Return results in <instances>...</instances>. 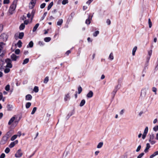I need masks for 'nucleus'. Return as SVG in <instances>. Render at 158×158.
Instances as JSON below:
<instances>
[{
	"label": "nucleus",
	"instance_id": "32",
	"mask_svg": "<svg viewBox=\"0 0 158 158\" xmlns=\"http://www.w3.org/2000/svg\"><path fill=\"white\" fill-rule=\"evenodd\" d=\"M31 103L30 102H27L26 104V107L27 108H28L31 106Z\"/></svg>",
	"mask_w": 158,
	"mask_h": 158
},
{
	"label": "nucleus",
	"instance_id": "50",
	"mask_svg": "<svg viewBox=\"0 0 158 158\" xmlns=\"http://www.w3.org/2000/svg\"><path fill=\"white\" fill-rule=\"evenodd\" d=\"M153 129V130L155 131H157L158 130V125L154 127Z\"/></svg>",
	"mask_w": 158,
	"mask_h": 158
},
{
	"label": "nucleus",
	"instance_id": "51",
	"mask_svg": "<svg viewBox=\"0 0 158 158\" xmlns=\"http://www.w3.org/2000/svg\"><path fill=\"white\" fill-rule=\"evenodd\" d=\"M148 131V127H146L143 133L147 134Z\"/></svg>",
	"mask_w": 158,
	"mask_h": 158
},
{
	"label": "nucleus",
	"instance_id": "30",
	"mask_svg": "<svg viewBox=\"0 0 158 158\" xmlns=\"http://www.w3.org/2000/svg\"><path fill=\"white\" fill-rule=\"evenodd\" d=\"M29 60L28 58L25 59L23 61V64H24L27 63L29 62Z\"/></svg>",
	"mask_w": 158,
	"mask_h": 158
},
{
	"label": "nucleus",
	"instance_id": "33",
	"mask_svg": "<svg viewBox=\"0 0 158 158\" xmlns=\"http://www.w3.org/2000/svg\"><path fill=\"white\" fill-rule=\"evenodd\" d=\"M10 86L9 85H7L5 88V90L7 91H9L10 90Z\"/></svg>",
	"mask_w": 158,
	"mask_h": 158
},
{
	"label": "nucleus",
	"instance_id": "35",
	"mask_svg": "<svg viewBox=\"0 0 158 158\" xmlns=\"http://www.w3.org/2000/svg\"><path fill=\"white\" fill-rule=\"evenodd\" d=\"M78 93L79 94H80L82 91V88L81 86L79 87L78 88Z\"/></svg>",
	"mask_w": 158,
	"mask_h": 158
},
{
	"label": "nucleus",
	"instance_id": "29",
	"mask_svg": "<svg viewBox=\"0 0 158 158\" xmlns=\"http://www.w3.org/2000/svg\"><path fill=\"white\" fill-rule=\"evenodd\" d=\"M15 142H11V143L9 145V147L10 148H12L15 146Z\"/></svg>",
	"mask_w": 158,
	"mask_h": 158
},
{
	"label": "nucleus",
	"instance_id": "21",
	"mask_svg": "<svg viewBox=\"0 0 158 158\" xmlns=\"http://www.w3.org/2000/svg\"><path fill=\"white\" fill-rule=\"evenodd\" d=\"M22 42L20 40H19L18 42L17 43V45H18V47L20 48L22 47Z\"/></svg>",
	"mask_w": 158,
	"mask_h": 158
},
{
	"label": "nucleus",
	"instance_id": "19",
	"mask_svg": "<svg viewBox=\"0 0 158 158\" xmlns=\"http://www.w3.org/2000/svg\"><path fill=\"white\" fill-rule=\"evenodd\" d=\"M25 27V25L24 24V23H22L21 24V25L19 26V29L21 30H23L24 28Z\"/></svg>",
	"mask_w": 158,
	"mask_h": 158
},
{
	"label": "nucleus",
	"instance_id": "53",
	"mask_svg": "<svg viewBox=\"0 0 158 158\" xmlns=\"http://www.w3.org/2000/svg\"><path fill=\"white\" fill-rule=\"evenodd\" d=\"M5 156V154L3 153H2L0 156V158H4Z\"/></svg>",
	"mask_w": 158,
	"mask_h": 158
},
{
	"label": "nucleus",
	"instance_id": "18",
	"mask_svg": "<svg viewBox=\"0 0 158 158\" xmlns=\"http://www.w3.org/2000/svg\"><path fill=\"white\" fill-rule=\"evenodd\" d=\"M85 101L84 99H83V100H82L80 103V106L81 107H82L85 104Z\"/></svg>",
	"mask_w": 158,
	"mask_h": 158
},
{
	"label": "nucleus",
	"instance_id": "61",
	"mask_svg": "<svg viewBox=\"0 0 158 158\" xmlns=\"http://www.w3.org/2000/svg\"><path fill=\"white\" fill-rule=\"evenodd\" d=\"M99 153V151H96V152H95V153H94L95 155L96 156H97Z\"/></svg>",
	"mask_w": 158,
	"mask_h": 158
},
{
	"label": "nucleus",
	"instance_id": "44",
	"mask_svg": "<svg viewBox=\"0 0 158 158\" xmlns=\"http://www.w3.org/2000/svg\"><path fill=\"white\" fill-rule=\"evenodd\" d=\"M10 151V149L8 148H7L5 150V152L6 153H8Z\"/></svg>",
	"mask_w": 158,
	"mask_h": 158
},
{
	"label": "nucleus",
	"instance_id": "13",
	"mask_svg": "<svg viewBox=\"0 0 158 158\" xmlns=\"http://www.w3.org/2000/svg\"><path fill=\"white\" fill-rule=\"evenodd\" d=\"M70 98V96L69 95V94L68 93L67 94L65 95L64 97V100L65 101H68V100Z\"/></svg>",
	"mask_w": 158,
	"mask_h": 158
},
{
	"label": "nucleus",
	"instance_id": "64",
	"mask_svg": "<svg viewBox=\"0 0 158 158\" xmlns=\"http://www.w3.org/2000/svg\"><path fill=\"white\" fill-rule=\"evenodd\" d=\"M31 15L30 14V13H29L27 15V16L28 18H30L31 16Z\"/></svg>",
	"mask_w": 158,
	"mask_h": 158
},
{
	"label": "nucleus",
	"instance_id": "48",
	"mask_svg": "<svg viewBox=\"0 0 158 158\" xmlns=\"http://www.w3.org/2000/svg\"><path fill=\"white\" fill-rule=\"evenodd\" d=\"M46 5V4L45 3H43L40 6V7L41 8H44Z\"/></svg>",
	"mask_w": 158,
	"mask_h": 158
},
{
	"label": "nucleus",
	"instance_id": "60",
	"mask_svg": "<svg viewBox=\"0 0 158 158\" xmlns=\"http://www.w3.org/2000/svg\"><path fill=\"white\" fill-rule=\"evenodd\" d=\"M106 23L108 25H110V21L108 19L106 21Z\"/></svg>",
	"mask_w": 158,
	"mask_h": 158
},
{
	"label": "nucleus",
	"instance_id": "41",
	"mask_svg": "<svg viewBox=\"0 0 158 158\" xmlns=\"http://www.w3.org/2000/svg\"><path fill=\"white\" fill-rule=\"evenodd\" d=\"M154 136L153 134H151L150 135V139L149 140V141H150V140H152L154 139Z\"/></svg>",
	"mask_w": 158,
	"mask_h": 158
},
{
	"label": "nucleus",
	"instance_id": "10",
	"mask_svg": "<svg viewBox=\"0 0 158 158\" xmlns=\"http://www.w3.org/2000/svg\"><path fill=\"white\" fill-rule=\"evenodd\" d=\"M93 95V93L92 91H90L87 94L86 96L88 98H91Z\"/></svg>",
	"mask_w": 158,
	"mask_h": 158
},
{
	"label": "nucleus",
	"instance_id": "15",
	"mask_svg": "<svg viewBox=\"0 0 158 158\" xmlns=\"http://www.w3.org/2000/svg\"><path fill=\"white\" fill-rule=\"evenodd\" d=\"M158 155V151H157L154 152L152 155H151L150 156V158H152Z\"/></svg>",
	"mask_w": 158,
	"mask_h": 158
},
{
	"label": "nucleus",
	"instance_id": "54",
	"mask_svg": "<svg viewBox=\"0 0 158 158\" xmlns=\"http://www.w3.org/2000/svg\"><path fill=\"white\" fill-rule=\"evenodd\" d=\"M143 93V96H145L146 94V92H145V91L143 90L142 91V92H141V96H142V93Z\"/></svg>",
	"mask_w": 158,
	"mask_h": 158
},
{
	"label": "nucleus",
	"instance_id": "6",
	"mask_svg": "<svg viewBox=\"0 0 158 158\" xmlns=\"http://www.w3.org/2000/svg\"><path fill=\"white\" fill-rule=\"evenodd\" d=\"M36 0H32L30 4L29 7L30 8H32L35 6Z\"/></svg>",
	"mask_w": 158,
	"mask_h": 158
},
{
	"label": "nucleus",
	"instance_id": "36",
	"mask_svg": "<svg viewBox=\"0 0 158 158\" xmlns=\"http://www.w3.org/2000/svg\"><path fill=\"white\" fill-rule=\"evenodd\" d=\"M36 109H37L36 107H34L33 109V110L31 113V114H34L35 113V112L36 111Z\"/></svg>",
	"mask_w": 158,
	"mask_h": 158
},
{
	"label": "nucleus",
	"instance_id": "34",
	"mask_svg": "<svg viewBox=\"0 0 158 158\" xmlns=\"http://www.w3.org/2000/svg\"><path fill=\"white\" fill-rule=\"evenodd\" d=\"M49 80L48 77H46L44 79V83H47Z\"/></svg>",
	"mask_w": 158,
	"mask_h": 158
},
{
	"label": "nucleus",
	"instance_id": "62",
	"mask_svg": "<svg viewBox=\"0 0 158 158\" xmlns=\"http://www.w3.org/2000/svg\"><path fill=\"white\" fill-rule=\"evenodd\" d=\"M3 29V27L2 25L0 24V33L2 31Z\"/></svg>",
	"mask_w": 158,
	"mask_h": 158
},
{
	"label": "nucleus",
	"instance_id": "45",
	"mask_svg": "<svg viewBox=\"0 0 158 158\" xmlns=\"http://www.w3.org/2000/svg\"><path fill=\"white\" fill-rule=\"evenodd\" d=\"M68 0H63L62 2V4L65 5L68 3Z\"/></svg>",
	"mask_w": 158,
	"mask_h": 158
},
{
	"label": "nucleus",
	"instance_id": "47",
	"mask_svg": "<svg viewBox=\"0 0 158 158\" xmlns=\"http://www.w3.org/2000/svg\"><path fill=\"white\" fill-rule=\"evenodd\" d=\"M10 2L9 0H4L3 3L5 4H8Z\"/></svg>",
	"mask_w": 158,
	"mask_h": 158
},
{
	"label": "nucleus",
	"instance_id": "28",
	"mask_svg": "<svg viewBox=\"0 0 158 158\" xmlns=\"http://www.w3.org/2000/svg\"><path fill=\"white\" fill-rule=\"evenodd\" d=\"M17 135H15L13 136L11 139V141H13L17 137Z\"/></svg>",
	"mask_w": 158,
	"mask_h": 158
},
{
	"label": "nucleus",
	"instance_id": "46",
	"mask_svg": "<svg viewBox=\"0 0 158 158\" xmlns=\"http://www.w3.org/2000/svg\"><path fill=\"white\" fill-rule=\"evenodd\" d=\"M85 23L87 24H89L90 23V19L89 18L87 19L86 20Z\"/></svg>",
	"mask_w": 158,
	"mask_h": 158
},
{
	"label": "nucleus",
	"instance_id": "42",
	"mask_svg": "<svg viewBox=\"0 0 158 158\" xmlns=\"http://www.w3.org/2000/svg\"><path fill=\"white\" fill-rule=\"evenodd\" d=\"M144 155V153L143 152L139 154L137 156V158H141Z\"/></svg>",
	"mask_w": 158,
	"mask_h": 158
},
{
	"label": "nucleus",
	"instance_id": "22",
	"mask_svg": "<svg viewBox=\"0 0 158 158\" xmlns=\"http://www.w3.org/2000/svg\"><path fill=\"white\" fill-rule=\"evenodd\" d=\"M109 59L110 60H113L114 59V56H113V53L111 52L110 54L109 57Z\"/></svg>",
	"mask_w": 158,
	"mask_h": 158
},
{
	"label": "nucleus",
	"instance_id": "4",
	"mask_svg": "<svg viewBox=\"0 0 158 158\" xmlns=\"http://www.w3.org/2000/svg\"><path fill=\"white\" fill-rule=\"evenodd\" d=\"M15 116H13V117H12L9 120V122H8V124L9 125H10L11 124L13 123H17L18 122H16V121H15Z\"/></svg>",
	"mask_w": 158,
	"mask_h": 158
},
{
	"label": "nucleus",
	"instance_id": "2",
	"mask_svg": "<svg viewBox=\"0 0 158 158\" xmlns=\"http://www.w3.org/2000/svg\"><path fill=\"white\" fill-rule=\"evenodd\" d=\"M9 132L7 133L6 135L4 136L2 138V140L1 141L0 143L2 145L5 144L6 143L8 139V136H9Z\"/></svg>",
	"mask_w": 158,
	"mask_h": 158
},
{
	"label": "nucleus",
	"instance_id": "52",
	"mask_svg": "<svg viewBox=\"0 0 158 158\" xmlns=\"http://www.w3.org/2000/svg\"><path fill=\"white\" fill-rule=\"evenodd\" d=\"M141 148V145H139L138 146L137 149L136 150V152H138L139 151Z\"/></svg>",
	"mask_w": 158,
	"mask_h": 158
},
{
	"label": "nucleus",
	"instance_id": "25",
	"mask_svg": "<svg viewBox=\"0 0 158 158\" xmlns=\"http://www.w3.org/2000/svg\"><path fill=\"white\" fill-rule=\"evenodd\" d=\"M33 43L32 41H31L29 42L28 45L27 46V47L28 48V46H29V47H30V48H32L33 47Z\"/></svg>",
	"mask_w": 158,
	"mask_h": 158
},
{
	"label": "nucleus",
	"instance_id": "55",
	"mask_svg": "<svg viewBox=\"0 0 158 158\" xmlns=\"http://www.w3.org/2000/svg\"><path fill=\"white\" fill-rule=\"evenodd\" d=\"M29 23V21L28 20H25L24 21V23H23L24 24L27 25Z\"/></svg>",
	"mask_w": 158,
	"mask_h": 158
},
{
	"label": "nucleus",
	"instance_id": "43",
	"mask_svg": "<svg viewBox=\"0 0 158 158\" xmlns=\"http://www.w3.org/2000/svg\"><path fill=\"white\" fill-rule=\"evenodd\" d=\"M99 33V31H97L95 32L93 34V35L94 36H96Z\"/></svg>",
	"mask_w": 158,
	"mask_h": 158
},
{
	"label": "nucleus",
	"instance_id": "5",
	"mask_svg": "<svg viewBox=\"0 0 158 158\" xmlns=\"http://www.w3.org/2000/svg\"><path fill=\"white\" fill-rule=\"evenodd\" d=\"M23 155V153L21 152V149L18 150L15 155V157L17 158H20Z\"/></svg>",
	"mask_w": 158,
	"mask_h": 158
},
{
	"label": "nucleus",
	"instance_id": "20",
	"mask_svg": "<svg viewBox=\"0 0 158 158\" xmlns=\"http://www.w3.org/2000/svg\"><path fill=\"white\" fill-rule=\"evenodd\" d=\"M24 35L23 32H20L19 34V38L20 39H22Z\"/></svg>",
	"mask_w": 158,
	"mask_h": 158
},
{
	"label": "nucleus",
	"instance_id": "58",
	"mask_svg": "<svg viewBox=\"0 0 158 158\" xmlns=\"http://www.w3.org/2000/svg\"><path fill=\"white\" fill-rule=\"evenodd\" d=\"M147 134L143 133L142 135V138L144 139L145 138Z\"/></svg>",
	"mask_w": 158,
	"mask_h": 158
},
{
	"label": "nucleus",
	"instance_id": "16",
	"mask_svg": "<svg viewBox=\"0 0 158 158\" xmlns=\"http://www.w3.org/2000/svg\"><path fill=\"white\" fill-rule=\"evenodd\" d=\"M103 145V143L102 142H100L98 143L97 146V148H100L102 147Z\"/></svg>",
	"mask_w": 158,
	"mask_h": 158
},
{
	"label": "nucleus",
	"instance_id": "37",
	"mask_svg": "<svg viewBox=\"0 0 158 158\" xmlns=\"http://www.w3.org/2000/svg\"><path fill=\"white\" fill-rule=\"evenodd\" d=\"M20 52V50L19 49H16L15 51V53L17 55L19 54Z\"/></svg>",
	"mask_w": 158,
	"mask_h": 158
},
{
	"label": "nucleus",
	"instance_id": "7",
	"mask_svg": "<svg viewBox=\"0 0 158 158\" xmlns=\"http://www.w3.org/2000/svg\"><path fill=\"white\" fill-rule=\"evenodd\" d=\"M18 57L14 54H12L10 56V58L13 61H16Z\"/></svg>",
	"mask_w": 158,
	"mask_h": 158
},
{
	"label": "nucleus",
	"instance_id": "14",
	"mask_svg": "<svg viewBox=\"0 0 158 158\" xmlns=\"http://www.w3.org/2000/svg\"><path fill=\"white\" fill-rule=\"evenodd\" d=\"M39 25V23H37L35 26L33 28V29L32 30V31H33V32H35L36 31V29H37V28L38 27Z\"/></svg>",
	"mask_w": 158,
	"mask_h": 158
},
{
	"label": "nucleus",
	"instance_id": "40",
	"mask_svg": "<svg viewBox=\"0 0 158 158\" xmlns=\"http://www.w3.org/2000/svg\"><path fill=\"white\" fill-rule=\"evenodd\" d=\"M152 91L155 92V94H156V91H157V89L155 87H153L152 88Z\"/></svg>",
	"mask_w": 158,
	"mask_h": 158
},
{
	"label": "nucleus",
	"instance_id": "12",
	"mask_svg": "<svg viewBox=\"0 0 158 158\" xmlns=\"http://www.w3.org/2000/svg\"><path fill=\"white\" fill-rule=\"evenodd\" d=\"M32 98V96L30 94H28L26 96V99L27 100H31Z\"/></svg>",
	"mask_w": 158,
	"mask_h": 158
},
{
	"label": "nucleus",
	"instance_id": "63",
	"mask_svg": "<svg viewBox=\"0 0 158 158\" xmlns=\"http://www.w3.org/2000/svg\"><path fill=\"white\" fill-rule=\"evenodd\" d=\"M17 136H18L20 137L21 135V132L19 131L17 133Z\"/></svg>",
	"mask_w": 158,
	"mask_h": 158
},
{
	"label": "nucleus",
	"instance_id": "17",
	"mask_svg": "<svg viewBox=\"0 0 158 158\" xmlns=\"http://www.w3.org/2000/svg\"><path fill=\"white\" fill-rule=\"evenodd\" d=\"M63 20L62 19H60L57 22V24L58 25H61L63 23Z\"/></svg>",
	"mask_w": 158,
	"mask_h": 158
},
{
	"label": "nucleus",
	"instance_id": "23",
	"mask_svg": "<svg viewBox=\"0 0 158 158\" xmlns=\"http://www.w3.org/2000/svg\"><path fill=\"white\" fill-rule=\"evenodd\" d=\"M137 47L136 46H135L133 48L132 50V55L133 56H134L135 55V52L137 50Z\"/></svg>",
	"mask_w": 158,
	"mask_h": 158
},
{
	"label": "nucleus",
	"instance_id": "49",
	"mask_svg": "<svg viewBox=\"0 0 158 158\" xmlns=\"http://www.w3.org/2000/svg\"><path fill=\"white\" fill-rule=\"evenodd\" d=\"M74 15H75V14H74V13H72L71 14L70 16L69 17V18H68V19H69L70 17H71V18H70V19H72V18L74 16Z\"/></svg>",
	"mask_w": 158,
	"mask_h": 158
},
{
	"label": "nucleus",
	"instance_id": "9",
	"mask_svg": "<svg viewBox=\"0 0 158 158\" xmlns=\"http://www.w3.org/2000/svg\"><path fill=\"white\" fill-rule=\"evenodd\" d=\"M5 44L3 42H0V53L3 52V48Z\"/></svg>",
	"mask_w": 158,
	"mask_h": 158
},
{
	"label": "nucleus",
	"instance_id": "26",
	"mask_svg": "<svg viewBox=\"0 0 158 158\" xmlns=\"http://www.w3.org/2000/svg\"><path fill=\"white\" fill-rule=\"evenodd\" d=\"M33 90L35 93L38 92L39 91L38 87L37 86H35Z\"/></svg>",
	"mask_w": 158,
	"mask_h": 158
},
{
	"label": "nucleus",
	"instance_id": "27",
	"mask_svg": "<svg viewBox=\"0 0 158 158\" xmlns=\"http://www.w3.org/2000/svg\"><path fill=\"white\" fill-rule=\"evenodd\" d=\"M51 40V38L49 37H46L44 39V40L46 42H48Z\"/></svg>",
	"mask_w": 158,
	"mask_h": 158
},
{
	"label": "nucleus",
	"instance_id": "56",
	"mask_svg": "<svg viewBox=\"0 0 158 158\" xmlns=\"http://www.w3.org/2000/svg\"><path fill=\"white\" fill-rule=\"evenodd\" d=\"M152 50H150L149 51H148V55L150 56H151V55H152Z\"/></svg>",
	"mask_w": 158,
	"mask_h": 158
},
{
	"label": "nucleus",
	"instance_id": "3",
	"mask_svg": "<svg viewBox=\"0 0 158 158\" xmlns=\"http://www.w3.org/2000/svg\"><path fill=\"white\" fill-rule=\"evenodd\" d=\"M5 62L7 64L6 66V67L11 68L12 67V64H11V60L10 59H7L5 60Z\"/></svg>",
	"mask_w": 158,
	"mask_h": 158
},
{
	"label": "nucleus",
	"instance_id": "57",
	"mask_svg": "<svg viewBox=\"0 0 158 158\" xmlns=\"http://www.w3.org/2000/svg\"><path fill=\"white\" fill-rule=\"evenodd\" d=\"M93 1V0H89L88 1L86 2V3L88 5H89L91 3V2Z\"/></svg>",
	"mask_w": 158,
	"mask_h": 158
},
{
	"label": "nucleus",
	"instance_id": "8",
	"mask_svg": "<svg viewBox=\"0 0 158 158\" xmlns=\"http://www.w3.org/2000/svg\"><path fill=\"white\" fill-rule=\"evenodd\" d=\"M0 39H2L4 41H6L7 39L6 35L4 33L2 34L0 36Z\"/></svg>",
	"mask_w": 158,
	"mask_h": 158
},
{
	"label": "nucleus",
	"instance_id": "1",
	"mask_svg": "<svg viewBox=\"0 0 158 158\" xmlns=\"http://www.w3.org/2000/svg\"><path fill=\"white\" fill-rule=\"evenodd\" d=\"M17 2V0H14L10 6L8 11L10 15H12L14 13L16 7Z\"/></svg>",
	"mask_w": 158,
	"mask_h": 158
},
{
	"label": "nucleus",
	"instance_id": "38",
	"mask_svg": "<svg viewBox=\"0 0 158 158\" xmlns=\"http://www.w3.org/2000/svg\"><path fill=\"white\" fill-rule=\"evenodd\" d=\"M148 23H149V28H151L152 26V23L151 21V20L150 19H148Z\"/></svg>",
	"mask_w": 158,
	"mask_h": 158
},
{
	"label": "nucleus",
	"instance_id": "39",
	"mask_svg": "<svg viewBox=\"0 0 158 158\" xmlns=\"http://www.w3.org/2000/svg\"><path fill=\"white\" fill-rule=\"evenodd\" d=\"M10 70L9 69L6 68L5 69L4 71L5 73H8L10 71Z\"/></svg>",
	"mask_w": 158,
	"mask_h": 158
},
{
	"label": "nucleus",
	"instance_id": "11",
	"mask_svg": "<svg viewBox=\"0 0 158 158\" xmlns=\"http://www.w3.org/2000/svg\"><path fill=\"white\" fill-rule=\"evenodd\" d=\"M150 144L149 143H147L146 144V147L145 149V150H144V152H148V150L150 148Z\"/></svg>",
	"mask_w": 158,
	"mask_h": 158
},
{
	"label": "nucleus",
	"instance_id": "59",
	"mask_svg": "<svg viewBox=\"0 0 158 158\" xmlns=\"http://www.w3.org/2000/svg\"><path fill=\"white\" fill-rule=\"evenodd\" d=\"M2 93H0V101L2 99Z\"/></svg>",
	"mask_w": 158,
	"mask_h": 158
},
{
	"label": "nucleus",
	"instance_id": "31",
	"mask_svg": "<svg viewBox=\"0 0 158 158\" xmlns=\"http://www.w3.org/2000/svg\"><path fill=\"white\" fill-rule=\"evenodd\" d=\"M12 106L10 104L7 105V108L8 110H10L12 109Z\"/></svg>",
	"mask_w": 158,
	"mask_h": 158
},
{
	"label": "nucleus",
	"instance_id": "24",
	"mask_svg": "<svg viewBox=\"0 0 158 158\" xmlns=\"http://www.w3.org/2000/svg\"><path fill=\"white\" fill-rule=\"evenodd\" d=\"M53 5V2H51L48 5V10H49Z\"/></svg>",
	"mask_w": 158,
	"mask_h": 158
}]
</instances>
